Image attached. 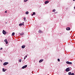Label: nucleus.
Returning <instances> with one entry per match:
<instances>
[{"instance_id": "1", "label": "nucleus", "mask_w": 75, "mask_h": 75, "mask_svg": "<svg viewBox=\"0 0 75 75\" xmlns=\"http://www.w3.org/2000/svg\"><path fill=\"white\" fill-rule=\"evenodd\" d=\"M65 71L66 72H68L70 71V68L69 67L67 68L66 69Z\"/></svg>"}, {"instance_id": "2", "label": "nucleus", "mask_w": 75, "mask_h": 75, "mask_svg": "<svg viewBox=\"0 0 75 75\" xmlns=\"http://www.w3.org/2000/svg\"><path fill=\"white\" fill-rule=\"evenodd\" d=\"M66 64H69L70 65H71L72 64V63L71 62H69L67 61L66 62Z\"/></svg>"}, {"instance_id": "3", "label": "nucleus", "mask_w": 75, "mask_h": 75, "mask_svg": "<svg viewBox=\"0 0 75 75\" xmlns=\"http://www.w3.org/2000/svg\"><path fill=\"white\" fill-rule=\"evenodd\" d=\"M7 64H8V62H5L4 63L3 65H4V66H5V65H7Z\"/></svg>"}, {"instance_id": "4", "label": "nucleus", "mask_w": 75, "mask_h": 75, "mask_svg": "<svg viewBox=\"0 0 75 75\" xmlns=\"http://www.w3.org/2000/svg\"><path fill=\"white\" fill-rule=\"evenodd\" d=\"M2 33L3 34H4V35H6V31L4 30H3Z\"/></svg>"}, {"instance_id": "5", "label": "nucleus", "mask_w": 75, "mask_h": 75, "mask_svg": "<svg viewBox=\"0 0 75 75\" xmlns=\"http://www.w3.org/2000/svg\"><path fill=\"white\" fill-rule=\"evenodd\" d=\"M27 65H25L23 66L22 67V69H24V68H27Z\"/></svg>"}, {"instance_id": "6", "label": "nucleus", "mask_w": 75, "mask_h": 75, "mask_svg": "<svg viewBox=\"0 0 75 75\" xmlns=\"http://www.w3.org/2000/svg\"><path fill=\"white\" fill-rule=\"evenodd\" d=\"M4 41L5 42L6 44H8V41H7V39L5 40Z\"/></svg>"}, {"instance_id": "7", "label": "nucleus", "mask_w": 75, "mask_h": 75, "mask_svg": "<svg viewBox=\"0 0 75 75\" xmlns=\"http://www.w3.org/2000/svg\"><path fill=\"white\" fill-rule=\"evenodd\" d=\"M71 28L69 27H67L66 28V30L67 31H69L70 30Z\"/></svg>"}, {"instance_id": "8", "label": "nucleus", "mask_w": 75, "mask_h": 75, "mask_svg": "<svg viewBox=\"0 0 75 75\" xmlns=\"http://www.w3.org/2000/svg\"><path fill=\"white\" fill-rule=\"evenodd\" d=\"M49 3V1H46L45 2V4H47V3Z\"/></svg>"}, {"instance_id": "9", "label": "nucleus", "mask_w": 75, "mask_h": 75, "mask_svg": "<svg viewBox=\"0 0 75 75\" xmlns=\"http://www.w3.org/2000/svg\"><path fill=\"white\" fill-rule=\"evenodd\" d=\"M24 25V24H23L22 23H20L19 24V26H22V25Z\"/></svg>"}, {"instance_id": "10", "label": "nucleus", "mask_w": 75, "mask_h": 75, "mask_svg": "<svg viewBox=\"0 0 75 75\" xmlns=\"http://www.w3.org/2000/svg\"><path fill=\"white\" fill-rule=\"evenodd\" d=\"M43 61H44V60H43V59H41L39 61V62H40V63L42 62Z\"/></svg>"}, {"instance_id": "11", "label": "nucleus", "mask_w": 75, "mask_h": 75, "mask_svg": "<svg viewBox=\"0 0 75 75\" xmlns=\"http://www.w3.org/2000/svg\"><path fill=\"white\" fill-rule=\"evenodd\" d=\"M39 33H42V32L41 31V30H39V31H38Z\"/></svg>"}, {"instance_id": "12", "label": "nucleus", "mask_w": 75, "mask_h": 75, "mask_svg": "<svg viewBox=\"0 0 75 75\" xmlns=\"http://www.w3.org/2000/svg\"><path fill=\"white\" fill-rule=\"evenodd\" d=\"M25 47V45H23L22 46V48H24Z\"/></svg>"}, {"instance_id": "13", "label": "nucleus", "mask_w": 75, "mask_h": 75, "mask_svg": "<svg viewBox=\"0 0 75 75\" xmlns=\"http://www.w3.org/2000/svg\"><path fill=\"white\" fill-rule=\"evenodd\" d=\"M2 71L3 72H6V70L4 69V68L2 69Z\"/></svg>"}, {"instance_id": "14", "label": "nucleus", "mask_w": 75, "mask_h": 75, "mask_svg": "<svg viewBox=\"0 0 75 75\" xmlns=\"http://www.w3.org/2000/svg\"><path fill=\"white\" fill-rule=\"evenodd\" d=\"M34 15H35V13L33 12V14L32 15L33 16Z\"/></svg>"}, {"instance_id": "15", "label": "nucleus", "mask_w": 75, "mask_h": 75, "mask_svg": "<svg viewBox=\"0 0 75 75\" xmlns=\"http://www.w3.org/2000/svg\"><path fill=\"white\" fill-rule=\"evenodd\" d=\"M20 35H24V33H20Z\"/></svg>"}, {"instance_id": "16", "label": "nucleus", "mask_w": 75, "mask_h": 75, "mask_svg": "<svg viewBox=\"0 0 75 75\" xmlns=\"http://www.w3.org/2000/svg\"><path fill=\"white\" fill-rule=\"evenodd\" d=\"M14 34H15V33H12V36H14Z\"/></svg>"}, {"instance_id": "17", "label": "nucleus", "mask_w": 75, "mask_h": 75, "mask_svg": "<svg viewBox=\"0 0 75 75\" xmlns=\"http://www.w3.org/2000/svg\"><path fill=\"white\" fill-rule=\"evenodd\" d=\"M71 74H72V73H71V72H69L68 73V74L69 75H71Z\"/></svg>"}, {"instance_id": "18", "label": "nucleus", "mask_w": 75, "mask_h": 75, "mask_svg": "<svg viewBox=\"0 0 75 75\" xmlns=\"http://www.w3.org/2000/svg\"><path fill=\"white\" fill-rule=\"evenodd\" d=\"M28 13H29V12L28 11H26L25 13L26 14H28Z\"/></svg>"}, {"instance_id": "19", "label": "nucleus", "mask_w": 75, "mask_h": 75, "mask_svg": "<svg viewBox=\"0 0 75 75\" xmlns=\"http://www.w3.org/2000/svg\"><path fill=\"white\" fill-rule=\"evenodd\" d=\"M28 0H24V2H26V1H28Z\"/></svg>"}, {"instance_id": "20", "label": "nucleus", "mask_w": 75, "mask_h": 75, "mask_svg": "<svg viewBox=\"0 0 75 75\" xmlns=\"http://www.w3.org/2000/svg\"><path fill=\"white\" fill-rule=\"evenodd\" d=\"M55 9H53V12H55Z\"/></svg>"}, {"instance_id": "21", "label": "nucleus", "mask_w": 75, "mask_h": 75, "mask_svg": "<svg viewBox=\"0 0 75 75\" xmlns=\"http://www.w3.org/2000/svg\"><path fill=\"white\" fill-rule=\"evenodd\" d=\"M19 61L20 62H21V59H19Z\"/></svg>"}, {"instance_id": "22", "label": "nucleus", "mask_w": 75, "mask_h": 75, "mask_svg": "<svg viewBox=\"0 0 75 75\" xmlns=\"http://www.w3.org/2000/svg\"><path fill=\"white\" fill-rule=\"evenodd\" d=\"M57 60L59 61H59H60V60L59 59H57Z\"/></svg>"}, {"instance_id": "23", "label": "nucleus", "mask_w": 75, "mask_h": 75, "mask_svg": "<svg viewBox=\"0 0 75 75\" xmlns=\"http://www.w3.org/2000/svg\"><path fill=\"white\" fill-rule=\"evenodd\" d=\"M71 75H74V73H71Z\"/></svg>"}, {"instance_id": "24", "label": "nucleus", "mask_w": 75, "mask_h": 75, "mask_svg": "<svg viewBox=\"0 0 75 75\" xmlns=\"http://www.w3.org/2000/svg\"><path fill=\"white\" fill-rule=\"evenodd\" d=\"M1 50H3V48L1 47L0 49Z\"/></svg>"}, {"instance_id": "25", "label": "nucleus", "mask_w": 75, "mask_h": 75, "mask_svg": "<svg viewBox=\"0 0 75 75\" xmlns=\"http://www.w3.org/2000/svg\"><path fill=\"white\" fill-rule=\"evenodd\" d=\"M23 19L25 20V18H24Z\"/></svg>"}, {"instance_id": "26", "label": "nucleus", "mask_w": 75, "mask_h": 75, "mask_svg": "<svg viewBox=\"0 0 75 75\" xmlns=\"http://www.w3.org/2000/svg\"><path fill=\"white\" fill-rule=\"evenodd\" d=\"M25 58H27V56H25Z\"/></svg>"}, {"instance_id": "27", "label": "nucleus", "mask_w": 75, "mask_h": 75, "mask_svg": "<svg viewBox=\"0 0 75 75\" xmlns=\"http://www.w3.org/2000/svg\"><path fill=\"white\" fill-rule=\"evenodd\" d=\"M5 13H7V11H5Z\"/></svg>"}, {"instance_id": "28", "label": "nucleus", "mask_w": 75, "mask_h": 75, "mask_svg": "<svg viewBox=\"0 0 75 75\" xmlns=\"http://www.w3.org/2000/svg\"><path fill=\"white\" fill-rule=\"evenodd\" d=\"M25 59V57H24V59Z\"/></svg>"}, {"instance_id": "29", "label": "nucleus", "mask_w": 75, "mask_h": 75, "mask_svg": "<svg viewBox=\"0 0 75 75\" xmlns=\"http://www.w3.org/2000/svg\"><path fill=\"white\" fill-rule=\"evenodd\" d=\"M6 24H7V22H6Z\"/></svg>"}, {"instance_id": "30", "label": "nucleus", "mask_w": 75, "mask_h": 75, "mask_svg": "<svg viewBox=\"0 0 75 75\" xmlns=\"http://www.w3.org/2000/svg\"><path fill=\"white\" fill-rule=\"evenodd\" d=\"M2 60H1V62H2Z\"/></svg>"}, {"instance_id": "31", "label": "nucleus", "mask_w": 75, "mask_h": 75, "mask_svg": "<svg viewBox=\"0 0 75 75\" xmlns=\"http://www.w3.org/2000/svg\"><path fill=\"white\" fill-rule=\"evenodd\" d=\"M5 70V71H6L7 70V69H6Z\"/></svg>"}, {"instance_id": "32", "label": "nucleus", "mask_w": 75, "mask_h": 75, "mask_svg": "<svg viewBox=\"0 0 75 75\" xmlns=\"http://www.w3.org/2000/svg\"><path fill=\"white\" fill-rule=\"evenodd\" d=\"M24 22H23V24H24Z\"/></svg>"}, {"instance_id": "33", "label": "nucleus", "mask_w": 75, "mask_h": 75, "mask_svg": "<svg viewBox=\"0 0 75 75\" xmlns=\"http://www.w3.org/2000/svg\"><path fill=\"white\" fill-rule=\"evenodd\" d=\"M75 0H73V1H75Z\"/></svg>"}, {"instance_id": "34", "label": "nucleus", "mask_w": 75, "mask_h": 75, "mask_svg": "<svg viewBox=\"0 0 75 75\" xmlns=\"http://www.w3.org/2000/svg\"><path fill=\"white\" fill-rule=\"evenodd\" d=\"M32 73H33V72H32Z\"/></svg>"}]
</instances>
